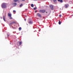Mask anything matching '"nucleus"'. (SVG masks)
Returning <instances> with one entry per match:
<instances>
[{"label": "nucleus", "mask_w": 73, "mask_h": 73, "mask_svg": "<svg viewBox=\"0 0 73 73\" xmlns=\"http://www.w3.org/2000/svg\"><path fill=\"white\" fill-rule=\"evenodd\" d=\"M12 23H13V24H16V22H12Z\"/></svg>", "instance_id": "a211bd4d"}, {"label": "nucleus", "mask_w": 73, "mask_h": 73, "mask_svg": "<svg viewBox=\"0 0 73 73\" xmlns=\"http://www.w3.org/2000/svg\"><path fill=\"white\" fill-rule=\"evenodd\" d=\"M7 35L8 37H9V35H8V34H7Z\"/></svg>", "instance_id": "b1692460"}, {"label": "nucleus", "mask_w": 73, "mask_h": 73, "mask_svg": "<svg viewBox=\"0 0 73 73\" xmlns=\"http://www.w3.org/2000/svg\"><path fill=\"white\" fill-rule=\"evenodd\" d=\"M31 7H34V5H33V4H31Z\"/></svg>", "instance_id": "ddd939ff"}, {"label": "nucleus", "mask_w": 73, "mask_h": 73, "mask_svg": "<svg viewBox=\"0 0 73 73\" xmlns=\"http://www.w3.org/2000/svg\"><path fill=\"white\" fill-rule=\"evenodd\" d=\"M22 44V42H20L19 43L20 45H21Z\"/></svg>", "instance_id": "4468645a"}, {"label": "nucleus", "mask_w": 73, "mask_h": 73, "mask_svg": "<svg viewBox=\"0 0 73 73\" xmlns=\"http://www.w3.org/2000/svg\"><path fill=\"white\" fill-rule=\"evenodd\" d=\"M22 5H23V4H21V5H20L19 7H22Z\"/></svg>", "instance_id": "dca6fc26"}, {"label": "nucleus", "mask_w": 73, "mask_h": 73, "mask_svg": "<svg viewBox=\"0 0 73 73\" xmlns=\"http://www.w3.org/2000/svg\"><path fill=\"white\" fill-rule=\"evenodd\" d=\"M61 15H59V17H61Z\"/></svg>", "instance_id": "4be33fe9"}, {"label": "nucleus", "mask_w": 73, "mask_h": 73, "mask_svg": "<svg viewBox=\"0 0 73 73\" xmlns=\"http://www.w3.org/2000/svg\"><path fill=\"white\" fill-rule=\"evenodd\" d=\"M50 8H51V9L52 10H53V6L52 5H50Z\"/></svg>", "instance_id": "423d86ee"}, {"label": "nucleus", "mask_w": 73, "mask_h": 73, "mask_svg": "<svg viewBox=\"0 0 73 73\" xmlns=\"http://www.w3.org/2000/svg\"><path fill=\"white\" fill-rule=\"evenodd\" d=\"M39 31L40 32V30H39Z\"/></svg>", "instance_id": "cd10ccee"}, {"label": "nucleus", "mask_w": 73, "mask_h": 73, "mask_svg": "<svg viewBox=\"0 0 73 73\" xmlns=\"http://www.w3.org/2000/svg\"><path fill=\"white\" fill-rule=\"evenodd\" d=\"M36 7H35L34 8V10H36Z\"/></svg>", "instance_id": "412c9836"}, {"label": "nucleus", "mask_w": 73, "mask_h": 73, "mask_svg": "<svg viewBox=\"0 0 73 73\" xmlns=\"http://www.w3.org/2000/svg\"><path fill=\"white\" fill-rule=\"evenodd\" d=\"M10 19H12V17H10Z\"/></svg>", "instance_id": "5701e85b"}, {"label": "nucleus", "mask_w": 73, "mask_h": 73, "mask_svg": "<svg viewBox=\"0 0 73 73\" xmlns=\"http://www.w3.org/2000/svg\"><path fill=\"white\" fill-rule=\"evenodd\" d=\"M53 1H54V3H56L57 1L56 0H53Z\"/></svg>", "instance_id": "6ab92c4d"}, {"label": "nucleus", "mask_w": 73, "mask_h": 73, "mask_svg": "<svg viewBox=\"0 0 73 73\" xmlns=\"http://www.w3.org/2000/svg\"><path fill=\"white\" fill-rule=\"evenodd\" d=\"M14 2H17V1H18V0H14Z\"/></svg>", "instance_id": "f8f14e48"}, {"label": "nucleus", "mask_w": 73, "mask_h": 73, "mask_svg": "<svg viewBox=\"0 0 73 73\" xmlns=\"http://www.w3.org/2000/svg\"><path fill=\"white\" fill-rule=\"evenodd\" d=\"M19 31H21V27H20L19 28Z\"/></svg>", "instance_id": "2eb2a0df"}, {"label": "nucleus", "mask_w": 73, "mask_h": 73, "mask_svg": "<svg viewBox=\"0 0 73 73\" xmlns=\"http://www.w3.org/2000/svg\"><path fill=\"white\" fill-rule=\"evenodd\" d=\"M29 23L30 24H32V22L31 21H30V22H29Z\"/></svg>", "instance_id": "9d476101"}, {"label": "nucleus", "mask_w": 73, "mask_h": 73, "mask_svg": "<svg viewBox=\"0 0 73 73\" xmlns=\"http://www.w3.org/2000/svg\"><path fill=\"white\" fill-rule=\"evenodd\" d=\"M58 1H60V3H61L63 2V1L62 0H58Z\"/></svg>", "instance_id": "6e6552de"}, {"label": "nucleus", "mask_w": 73, "mask_h": 73, "mask_svg": "<svg viewBox=\"0 0 73 73\" xmlns=\"http://www.w3.org/2000/svg\"><path fill=\"white\" fill-rule=\"evenodd\" d=\"M13 24L12 22L11 23L9 24L10 26H11Z\"/></svg>", "instance_id": "9b49d317"}, {"label": "nucleus", "mask_w": 73, "mask_h": 73, "mask_svg": "<svg viewBox=\"0 0 73 73\" xmlns=\"http://www.w3.org/2000/svg\"><path fill=\"white\" fill-rule=\"evenodd\" d=\"M37 15L38 17H41V15L40 13H37Z\"/></svg>", "instance_id": "20e7f679"}, {"label": "nucleus", "mask_w": 73, "mask_h": 73, "mask_svg": "<svg viewBox=\"0 0 73 73\" xmlns=\"http://www.w3.org/2000/svg\"><path fill=\"white\" fill-rule=\"evenodd\" d=\"M37 0H34V1H37Z\"/></svg>", "instance_id": "bb28decb"}, {"label": "nucleus", "mask_w": 73, "mask_h": 73, "mask_svg": "<svg viewBox=\"0 0 73 73\" xmlns=\"http://www.w3.org/2000/svg\"><path fill=\"white\" fill-rule=\"evenodd\" d=\"M46 13H47V12H46Z\"/></svg>", "instance_id": "c756f323"}, {"label": "nucleus", "mask_w": 73, "mask_h": 73, "mask_svg": "<svg viewBox=\"0 0 73 73\" xmlns=\"http://www.w3.org/2000/svg\"><path fill=\"white\" fill-rule=\"evenodd\" d=\"M1 7L2 8H5L7 7L6 4L4 3H3L1 5Z\"/></svg>", "instance_id": "f257e3e1"}, {"label": "nucleus", "mask_w": 73, "mask_h": 73, "mask_svg": "<svg viewBox=\"0 0 73 73\" xmlns=\"http://www.w3.org/2000/svg\"><path fill=\"white\" fill-rule=\"evenodd\" d=\"M69 7V4H66L64 5V8H67Z\"/></svg>", "instance_id": "7ed1b4c3"}, {"label": "nucleus", "mask_w": 73, "mask_h": 73, "mask_svg": "<svg viewBox=\"0 0 73 73\" xmlns=\"http://www.w3.org/2000/svg\"><path fill=\"white\" fill-rule=\"evenodd\" d=\"M25 20H26V19H25Z\"/></svg>", "instance_id": "c85d7f7f"}, {"label": "nucleus", "mask_w": 73, "mask_h": 73, "mask_svg": "<svg viewBox=\"0 0 73 73\" xmlns=\"http://www.w3.org/2000/svg\"><path fill=\"white\" fill-rule=\"evenodd\" d=\"M13 12L14 13H15H15H16V11L15 10H13Z\"/></svg>", "instance_id": "aec40b11"}, {"label": "nucleus", "mask_w": 73, "mask_h": 73, "mask_svg": "<svg viewBox=\"0 0 73 73\" xmlns=\"http://www.w3.org/2000/svg\"><path fill=\"white\" fill-rule=\"evenodd\" d=\"M58 24H59V25H60V24H61V21H59Z\"/></svg>", "instance_id": "f3484780"}, {"label": "nucleus", "mask_w": 73, "mask_h": 73, "mask_svg": "<svg viewBox=\"0 0 73 73\" xmlns=\"http://www.w3.org/2000/svg\"><path fill=\"white\" fill-rule=\"evenodd\" d=\"M3 20H4V21H6L5 19V16H3Z\"/></svg>", "instance_id": "1a4fd4ad"}, {"label": "nucleus", "mask_w": 73, "mask_h": 73, "mask_svg": "<svg viewBox=\"0 0 73 73\" xmlns=\"http://www.w3.org/2000/svg\"><path fill=\"white\" fill-rule=\"evenodd\" d=\"M39 12L40 13H45V10H40L39 11Z\"/></svg>", "instance_id": "f03ea898"}, {"label": "nucleus", "mask_w": 73, "mask_h": 73, "mask_svg": "<svg viewBox=\"0 0 73 73\" xmlns=\"http://www.w3.org/2000/svg\"><path fill=\"white\" fill-rule=\"evenodd\" d=\"M13 4L14 7H16L17 5V3H13Z\"/></svg>", "instance_id": "0eeeda50"}, {"label": "nucleus", "mask_w": 73, "mask_h": 73, "mask_svg": "<svg viewBox=\"0 0 73 73\" xmlns=\"http://www.w3.org/2000/svg\"><path fill=\"white\" fill-rule=\"evenodd\" d=\"M8 16H9V17H11L12 16V14H11L8 13Z\"/></svg>", "instance_id": "39448f33"}, {"label": "nucleus", "mask_w": 73, "mask_h": 73, "mask_svg": "<svg viewBox=\"0 0 73 73\" xmlns=\"http://www.w3.org/2000/svg\"><path fill=\"white\" fill-rule=\"evenodd\" d=\"M25 1V0H22V1Z\"/></svg>", "instance_id": "a878e982"}, {"label": "nucleus", "mask_w": 73, "mask_h": 73, "mask_svg": "<svg viewBox=\"0 0 73 73\" xmlns=\"http://www.w3.org/2000/svg\"><path fill=\"white\" fill-rule=\"evenodd\" d=\"M35 13H36V12H37V11H35Z\"/></svg>", "instance_id": "393cba45"}]
</instances>
